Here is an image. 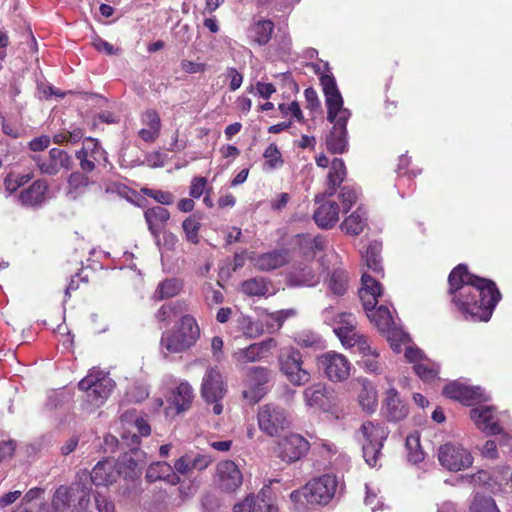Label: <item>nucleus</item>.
<instances>
[{
  "instance_id": "nucleus-3",
  "label": "nucleus",
  "mask_w": 512,
  "mask_h": 512,
  "mask_svg": "<svg viewBox=\"0 0 512 512\" xmlns=\"http://www.w3.org/2000/svg\"><path fill=\"white\" fill-rule=\"evenodd\" d=\"M200 336V328L190 315L181 317L174 329L162 334L160 350L164 357L183 353L194 346Z\"/></svg>"
},
{
  "instance_id": "nucleus-47",
  "label": "nucleus",
  "mask_w": 512,
  "mask_h": 512,
  "mask_svg": "<svg viewBox=\"0 0 512 512\" xmlns=\"http://www.w3.org/2000/svg\"><path fill=\"white\" fill-rule=\"evenodd\" d=\"M181 289V283L177 279H166L159 283L153 298L163 300L176 296Z\"/></svg>"
},
{
  "instance_id": "nucleus-1",
  "label": "nucleus",
  "mask_w": 512,
  "mask_h": 512,
  "mask_svg": "<svg viewBox=\"0 0 512 512\" xmlns=\"http://www.w3.org/2000/svg\"><path fill=\"white\" fill-rule=\"evenodd\" d=\"M448 281L452 301L465 319L483 322L490 319L501 299L493 281L470 274L462 264L451 271Z\"/></svg>"
},
{
  "instance_id": "nucleus-46",
  "label": "nucleus",
  "mask_w": 512,
  "mask_h": 512,
  "mask_svg": "<svg viewBox=\"0 0 512 512\" xmlns=\"http://www.w3.org/2000/svg\"><path fill=\"white\" fill-rule=\"evenodd\" d=\"M242 291L249 296H266L271 294L264 278H252L242 283Z\"/></svg>"
},
{
  "instance_id": "nucleus-15",
  "label": "nucleus",
  "mask_w": 512,
  "mask_h": 512,
  "mask_svg": "<svg viewBox=\"0 0 512 512\" xmlns=\"http://www.w3.org/2000/svg\"><path fill=\"white\" fill-rule=\"evenodd\" d=\"M309 450L308 441L299 434H290L278 442L276 455L287 463L298 461Z\"/></svg>"
},
{
  "instance_id": "nucleus-49",
  "label": "nucleus",
  "mask_w": 512,
  "mask_h": 512,
  "mask_svg": "<svg viewBox=\"0 0 512 512\" xmlns=\"http://www.w3.org/2000/svg\"><path fill=\"white\" fill-rule=\"evenodd\" d=\"M405 445L408 451L407 457L411 463L417 464L424 459V453L420 448V436L418 433L415 432L408 435Z\"/></svg>"
},
{
  "instance_id": "nucleus-33",
  "label": "nucleus",
  "mask_w": 512,
  "mask_h": 512,
  "mask_svg": "<svg viewBox=\"0 0 512 512\" xmlns=\"http://www.w3.org/2000/svg\"><path fill=\"white\" fill-rule=\"evenodd\" d=\"M116 463L112 460L98 462L93 468L90 478L92 483L97 486H107L114 483L120 475Z\"/></svg>"
},
{
  "instance_id": "nucleus-57",
  "label": "nucleus",
  "mask_w": 512,
  "mask_h": 512,
  "mask_svg": "<svg viewBox=\"0 0 512 512\" xmlns=\"http://www.w3.org/2000/svg\"><path fill=\"white\" fill-rule=\"evenodd\" d=\"M340 199L342 201L344 211L347 212L357 202L358 193L354 188L344 186L341 189Z\"/></svg>"
},
{
  "instance_id": "nucleus-35",
  "label": "nucleus",
  "mask_w": 512,
  "mask_h": 512,
  "mask_svg": "<svg viewBox=\"0 0 512 512\" xmlns=\"http://www.w3.org/2000/svg\"><path fill=\"white\" fill-rule=\"evenodd\" d=\"M320 276L307 264L295 265L288 274V282L292 286H315Z\"/></svg>"
},
{
  "instance_id": "nucleus-8",
  "label": "nucleus",
  "mask_w": 512,
  "mask_h": 512,
  "mask_svg": "<svg viewBox=\"0 0 512 512\" xmlns=\"http://www.w3.org/2000/svg\"><path fill=\"white\" fill-rule=\"evenodd\" d=\"M277 359L280 372L292 385L304 386L310 382V372L303 367L302 354L299 350L284 347L280 349Z\"/></svg>"
},
{
  "instance_id": "nucleus-51",
  "label": "nucleus",
  "mask_w": 512,
  "mask_h": 512,
  "mask_svg": "<svg viewBox=\"0 0 512 512\" xmlns=\"http://www.w3.org/2000/svg\"><path fill=\"white\" fill-rule=\"evenodd\" d=\"M360 365L366 372L380 373L382 370V363L380 361V351L377 348L364 356H361Z\"/></svg>"
},
{
  "instance_id": "nucleus-39",
  "label": "nucleus",
  "mask_w": 512,
  "mask_h": 512,
  "mask_svg": "<svg viewBox=\"0 0 512 512\" xmlns=\"http://www.w3.org/2000/svg\"><path fill=\"white\" fill-rule=\"evenodd\" d=\"M274 24L270 20H259L248 29V38L255 44L263 46L271 39Z\"/></svg>"
},
{
  "instance_id": "nucleus-54",
  "label": "nucleus",
  "mask_w": 512,
  "mask_h": 512,
  "mask_svg": "<svg viewBox=\"0 0 512 512\" xmlns=\"http://www.w3.org/2000/svg\"><path fill=\"white\" fill-rule=\"evenodd\" d=\"M238 323L241 331L248 338H256L263 333L262 326L256 322H253L249 317H240Z\"/></svg>"
},
{
  "instance_id": "nucleus-34",
  "label": "nucleus",
  "mask_w": 512,
  "mask_h": 512,
  "mask_svg": "<svg viewBox=\"0 0 512 512\" xmlns=\"http://www.w3.org/2000/svg\"><path fill=\"white\" fill-rule=\"evenodd\" d=\"M146 479L149 482L164 481L170 485H177L180 482V477L174 472L173 467L164 461L149 465L146 471Z\"/></svg>"
},
{
  "instance_id": "nucleus-9",
  "label": "nucleus",
  "mask_w": 512,
  "mask_h": 512,
  "mask_svg": "<svg viewBox=\"0 0 512 512\" xmlns=\"http://www.w3.org/2000/svg\"><path fill=\"white\" fill-rule=\"evenodd\" d=\"M90 489L80 483L69 487L60 486L52 497L51 510L48 512H68L73 505L75 508L85 509L90 500Z\"/></svg>"
},
{
  "instance_id": "nucleus-50",
  "label": "nucleus",
  "mask_w": 512,
  "mask_h": 512,
  "mask_svg": "<svg viewBox=\"0 0 512 512\" xmlns=\"http://www.w3.org/2000/svg\"><path fill=\"white\" fill-rule=\"evenodd\" d=\"M33 178V174L29 173H9L5 180V190L9 193L16 192L20 187L27 184Z\"/></svg>"
},
{
  "instance_id": "nucleus-18",
  "label": "nucleus",
  "mask_w": 512,
  "mask_h": 512,
  "mask_svg": "<svg viewBox=\"0 0 512 512\" xmlns=\"http://www.w3.org/2000/svg\"><path fill=\"white\" fill-rule=\"evenodd\" d=\"M76 159L84 172H92L96 163L101 160L107 161L106 151L101 147L99 141L94 138H86L82 148L76 152Z\"/></svg>"
},
{
  "instance_id": "nucleus-53",
  "label": "nucleus",
  "mask_w": 512,
  "mask_h": 512,
  "mask_svg": "<svg viewBox=\"0 0 512 512\" xmlns=\"http://www.w3.org/2000/svg\"><path fill=\"white\" fill-rule=\"evenodd\" d=\"M263 156L265 158V166L269 170L278 168V167L282 166V164H283L281 153H280L278 147L276 146V144H274V143H271L265 149Z\"/></svg>"
},
{
  "instance_id": "nucleus-45",
  "label": "nucleus",
  "mask_w": 512,
  "mask_h": 512,
  "mask_svg": "<svg viewBox=\"0 0 512 512\" xmlns=\"http://www.w3.org/2000/svg\"><path fill=\"white\" fill-rule=\"evenodd\" d=\"M201 228L200 217L193 214L182 222V229L185 239L191 244H198L200 241L199 230Z\"/></svg>"
},
{
  "instance_id": "nucleus-43",
  "label": "nucleus",
  "mask_w": 512,
  "mask_h": 512,
  "mask_svg": "<svg viewBox=\"0 0 512 512\" xmlns=\"http://www.w3.org/2000/svg\"><path fill=\"white\" fill-rule=\"evenodd\" d=\"M326 388L322 384H314L303 391L306 406L310 408H322L326 398Z\"/></svg>"
},
{
  "instance_id": "nucleus-10",
  "label": "nucleus",
  "mask_w": 512,
  "mask_h": 512,
  "mask_svg": "<svg viewBox=\"0 0 512 512\" xmlns=\"http://www.w3.org/2000/svg\"><path fill=\"white\" fill-rule=\"evenodd\" d=\"M257 423L260 431L270 437H276L290 426L288 412L275 403L261 405L257 411Z\"/></svg>"
},
{
  "instance_id": "nucleus-48",
  "label": "nucleus",
  "mask_w": 512,
  "mask_h": 512,
  "mask_svg": "<svg viewBox=\"0 0 512 512\" xmlns=\"http://www.w3.org/2000/svg\"><path fill=\"white\" fill-rule=\"evenodd\" d=\"M117 469L120 470V474H124L125 478H134L140 474L141 467L138 459L132 456L125 455L117 463Z\"/></svg>"
},
{
  "instance_id": "nucleus-59",
  "label": "nucleus",
  "mask_w": 512,
  "mask_h": 512,
  "mask_svg": "<svg viewBox=\"0 0 512 512\" xmlns=\"http://www.w3.org/2000/svg\"><path fill=\"white\" fill-rule=\"evenodd\" d=\"M207 188V179L195 177L191 181L189 194L193 198H200Z\"/></svg>"
},
{
  "instance_id": "nucleus-64",
  "label": "nucleus",
  "mask_w": 512,
  "mask_h": 512,
  "mask_svg": "<svg viewBox=\"0 0 512 512\" xmlns=\"http://www.w3.org/2000/svg\"><path fill=\"white\" fill-rule=\"evenodd\" d=\"M178 242L177 236L170 231H163L162 238H160V248L166 250H173Z\"/></svg>"
},
{
  "instance_id": "nucleus-24",
  "label": "nucleus",
  "mask_w": 512,
  "mask_h": 512,
  "mask_svg": "<svg viewBox=\"0 0 512 512\" xmlns=\"http://www.w3.org/2000/svg\"><path fill=\"white\" fill-rule=\"evenodd\" d=\"M325 103L327 106V119H332L342 110H348L343 107V98L337 88L335 78L332 75L325 74L320 78Z\"/></svg>"
},
{
  "instance_id": "nucleus-17",
  "label": "nucleus",
  "mask_w": 512,
  "mask_h": 512,
  "mask_svg": "<svg viewBox=\"0 0 512 512\" xmlns=\"http://www.w3.org/2000/svg\"><path fill=\"white\" fill-rule=\"evenodd\" d=\"M33 161L42 174L53 176L58 174L62 169L69 170L71 168V157L65 151L53 148L48 155L33 156Z\"/></svg>"
},
{
  "instance_id": "nucleus-62",
  "label": "nucleus",
  "mask_w": 512,
  "mask_h": 512,
  "mask_svg": "<svg viewBox=\"0 0 512 512\" xmlns=\"http://www.w3.org/2000/svg\"><path fill=\"white\" fill-rule=\"evenodd\" d=\"M226 72H227V77L230 79V84H229L230 90L236 91L242 85V82H243L242 74L239 73L237 71V69L234 67L227 68Z\"/></svg>"
},
{
  "instance_id": "nucleus-21",
  "label": "nucleus",
  "mask_w": 512,
  "mask_h": 512,
  "mask_svg": "<svg viewBox=\"0 0 512 512\" xmlns=\"http://www.w3.org/2000/svg\"><path fill=\"white\" fill-rule=\"evenodd\" d=\"M443 394L467 406L487 400L480 387L467 386L458 381L447 384L443 389Z\"/></svg>"
},
{
  "instance_id": "nucleus-32",
  "label": "nucleus",
  "mask_w": 512,
  "mask_h": 512,
  "mask_svg": "<svg viewBox=\"0 0 512 512\" xmlns=\"http://www.w3.org/2000/svg\"><path fill=\"white\" fill-rule=\"evenodd\" d=\"M193 400V387L184 380L178 383L168 397L169 404L175 408L177 413H182L190 409Z\"/></svg>"
},
{
  "instance_id": "nucleus-52",
  "label": "nucleus",
  "mask_w": 512,
  "mask_h": 512,
  "mask_svg": "<svg viewBox=\"0 0 512 512\" xmlns=\"http://www.w3.org/2000/svg\"><path fill=\"white\" fill-rule=\"evenodd\" d=\"M470 512H500L493 498L476 495L470 505Z\"/></svg>"
},
{
  "instance_id": "nucleus-26",
  "label": "nucleus",
  "mask_w": 512,
  "mask_h": 512,
  "mask_svg": "<svg viewBox=\"0 0 512 512\" xmlns=\"http://www.w3.org/2000/svg\"><path fill=\"white\" fill-rule=\"evenodd\" d=\"M122 423L127 425V429L122 434V438L128 445L139 444V437L148 436L151 432L150 426L145 419L134 417L133 414L129 412L122 416Z\"/></svg>"
},
{
  "instance_id": "nucleus-58",
  "label": "nucleus",
  "mask_w": 512,
  "mask_h": 512,
  "mask_svg": "<svg viewBox=\"0 0 512 512\" xmlns=\"http://www.w3.org/2000/svg\"><path fill=\"white\" fill-rule=\"evenodd\" d=\"M143 191L146 196L153 198L162 205H170L173 203L174 197L170 192L153 189H144Z\"/></svg>"
},
{
  "instance_id": "nucleus-19",
  "label": "nucleus",
  "mask_w": 512,
  "mask_h": 512,
  "mask_svg": "<svg viewBox=\"0 0 512 512\" xmlns=\"http://www.w3.org/2000/svg\"><path fill=\"white\" fill-rule=\"evenodd\" d=\"M242 481V473L233 461L225 460L218 463L215 482L222 491L233 492L241 486Z\"/></svg>"
},
{
  "instance_id": "nucleus-7",
  "label": "nucleus",
  "mask_w": 512,
  "mask_h": 512,
  "mask_svg": "<svg viewBox=\"0 0 512 512\" xmlns=\"http://www.w3.org/2000/svg\"><path fill=\"white\" fill-rule=\"evenodd\" d=\"M388 434L387 428L380 423L367 421L361 425L359 435L362 441L363 457L370 467L377 465L383 443Z\"/></svg>"
},
{
  "instance_id": "nucleus-11",
  "label": "nucleus",
  "mask_w": 512,
  "mask_h": 512,
  "mask_svg": "<svg viewBox=\"0 0 512 512\" xmlns=\"http://www.w3.org/2000/svg\"><path fill=\"white\" fill-rule=\"evenodd\" d=\"M470 416L476 427L487 435L502 433L508 420L505 413H497L494 407L483 405L472 408Z\"/></svg>"
},
{
  "instance_id": "nucleus-4",
  "label": "nucleus",
  "mask_w": 512,
  "mask_h": 512,
  "mask_svg": "<svg viewBox=\"0 0 512 512\" xmlns=\"http://www.w3.org/2000/svg\"><path fill=\"white\" fill-rule=\"evenodd\" d=\"M337 486V478L325 474L310 480L302 489L293 491L290 494V499L299 506L307 504L326 505L334 497Z\"/></svg>"
},
{
  "instance_id": "nucleus-16",
  "label": "nucleus",
  "mask_w": 512,
  "mask_h": 512,
  "mask_svg": "<svg viewBox=\"0 0 512 512\" xmlns=\"http://www.w3.org/2000/svg\"><path fill=\"white\" fill-rule=\"evenodd\" d=\"M270 374L271 371L266 367L250 368L246 373L244 397L254 402L259 401L267 392L265 385L270 380Z\"/></svg>"
},
{
  "instance_id": "nucleus-61",
  "label": "nucleus",
  "mask_w": 512,
  "mask_h": 512,
  "mask_svg": "<svg viewBox=\"0 0 512 512\" xmlns=\"http://www.w3.org/2000/svg\"><path fill=\"white\" fill-rule=\"evenodd\" d=\"M279 110L285 116L292 115L295 119H297L300 122L303 120L302 111L300 109L298 102L296 101H293L289 104H280Z\"/></svg>"
},
{
  "instance_id": "nucleus-40",
  "label": "nucleus",
  "mask_w": 512,
  "mask_h": 512,
  "mask_svg": "<svg viewBox=\"0 0 512 512\" xmlns=\"http://www.w3.org/2000/svg\"><path fill=\"white\" fill-rule=\"evenodd\" d=\"M356 325L357 321L353 314L341 312L337 314L333 329L339 340L343 342V340L357 332Z\"/></svg>"
},
{
  "instance_id": "nucleus-29",
  "label": "nucleus",
  "mask_w": 512,
  "mask_h": 512,
  "mask_svg": "<svg viewBox=\"0 0 512 512\" xmlns=\"http://www.w3.org/2000/svg\"><path fill=\"white\" fill-rule=\"evenodd\" d=\"M359 298L364 309H371L376 306L378 297L382 294V286L378 280L373 278L367 271L362 274Z\"/></svg>"
},
{
  "instance_id": "nucleus-38",
  "label": "nucleus",
  "mask_w": 512,
  "mask_h": 512,
  "mask_svg": "<svg viewBox=\"0 0 512 512\" xmlns=\"http://www.w3.org/2000/svg\"><path fill=\"white\" fill-rule=\"evenodd\" d=\"M367 225V212L364 208L358 207L353 213L346 217L341 223V230L349 235H359Z\"/></svg>"
},
{
  "instance_id": "nucleus-60",
  "label": "nucleus",
  "mask_w": 512,
  "mask_h": 512,
  "mask_svg": "<svg viewBox=\"0 0 512 512\" xmlns=\"http://www.w3.org/2000/svg\"><path fill=\"white\" fill-rule=\"evenodd\" d=\"M142 124L149 128H155L160 131L161 121L155 110H147L142 115Z\"/></svg>"
},
{
  "instance_id": "nucleus-28",
  "label": "nucleus",
  "mask_w": 512,
  "mask_h": 512,
  "mask_svg": "<svg viewBox=\"0 0 512 512\" xmlns=\"http://www.w3.org/2000/svg\"><path fill=\"white\" fill-rule=\"evenodd\" d=\"M48 183L44 179L34 181L29 187L22 189L18 194V201L25 207H36L46 201Z\"/></svg>"
},
{
  "instance_id": "nucleus-22",
  "label": "nucleus",
  "mask_w": 512,
  "mask_h": 512,
  "mask_svg": "<svg viewBox=\"0 0 512 512\" xmlns=\"http://www.w3.org/2000/svg\"><path fill=\"white\" fill-rule=\"evenodd\" d=\"M234 512H278L269 487L262 488L256 496H247L234 506Z\"/></svg>"
},
{
  "instance_id": "nucleus-2",
  "label": "nucleus",
  "mask_w": 512,
  "mask_h": 512,
  "mask_svg": "<svg viewBox=\"0 0 512 512\" xmlns=\"http://www.w3.org/2000/svg\"><path fill=\"white\" fill-rule=\"evenodd\" d=\"M346 177V167L340 158H334L330 164L327 175V189L324 195L316 196V203L320 205L315 209L313 218L322 229H330L339 221L340 208L335 201H323L325 196H333L337 188Z\"/></svg>"
},
{
  "instance_id": "nucleus-37",
  "label": "nucleus",
  "mask_w": 512,
  "mask_h": 512,
  "mask_svg": "<svg viewBox=\"0 0 512 512\" xmlns=\"http://www.w3.org/2000/svg\"><path fill=\"white\" fill-rule=\"evenodd\" d=\"M254 261L260 270L270 271L285 265L289 261V255L285 250L272 251L258 256Z\"/></svg>"
},
{
  "instance_id": "nucleus-13",
  "label": "nucleus",
  "mask_w": 512,
  "mask_h": 512,
  "mask_svg": "<svg viewBox=\"0 0 512 512\" xmlns=\"http://www.w3.org/2000/svg\"><path fill=\"white\" fill-rule=\"evenodd\" d=\"M438 459L450 471H460L472 465L471 454L460 444L446 443L439 448Z\"/></svg>"
},
{
  "instance_id": "nucleus-41",
  "label": "nucleus",
  "mask_w": 512,
  "mask_h": 512,
  "mask_svg": "<svg viewBox=\"0 0 512 512\" xmlns=\"http://www.w3.org/2000/svg\"><path fill=\"white\" fill-rule=\"evenodd\" d=\"M341 343L344 347L351 349L353 353L360 356H364L371 352L373 349L377 348V346L366 335L360 333L359 331L352 334Z\"/></svg>"
},
{
  "instance_id": "nucleus-12",
  "label": "nucleus",
  "mask_w": 512,
  "mask_h": 512,
  "mask_svg": "<svg viewBox=\"0 0 512 512\" xmlns=\"http://www.w3.org/2000/svg\"><path fill=\"white\" fill-rule=\"evenodd\" d=\"M317 364L332 382H342L350 376L351 363L340 353L326 352L318 356Z\"/></svg>"
},
{
  "instance_id": "nucleus-42",
  "label": "nucleus",
  "mask_w": 512,
  "mask_h": 512,
  "mask_svg": "<svg viewBox=\"0 0 512 512\" xmlns=\"http://www.w3.org/2000/svg\"><path fill=\"white\" fill-rule=\"evenodd\" d=\"M381 249L382 245L380 242L373 241L369 244L364 257L367 272L382 275L383 268L381 264Z\"/></svg>"
},
{
  "instance_id": "nucleus-55",
  "label": "nucleus",
  "mask_w": 512,
  "mask_h": 512,
  "mask_svg": "<svg viewBox=\"0 0 512 512\" xmlns=\"http://www.w3.org/2000/svg\"><path fill=\"white\" fill-rule=\"evenodd\" d=\"M329 289L335 295H343L347 289V276L342 271H335L329 280Z\"/></svg>"
},
{
  "instance_id": "nucleus-36",
  "label": "nucleus",
  "mask_w": 512,
  "mask_h": 512,
  "mask_svg": "<svg viewBox=\"0 0 512 512\" xmlns=\"http://www.w3.org/2000/svg\"><path fill=\"white\" fill-rule=\"evenodd\" d=\"M370 322L381 332H390L395 326L393 316L388 307L380 305L364 309Z\"/></svg>"
},
{
  "instance_id": "nucleus-14",
  "label": "nucleus",
  "mask_w": 512,
  "mask_h": 512,
  "mask_svg": "<svg viewBox=\"0 0 512 512\" xmlns=\"http://www.w3.org/2000/svg\"><path fill=\"white\" fill-rule=\"evenodd\" d=\"M350 117V110H342L332 119H327L329 122L333 123V128L326 139V144L327 149L334 154H342L347 150L346 124Z\"/></svg>"
},
{
  "instance_id": "nucleus-6",
  "label": "nucleus",
  "mask_w": 512,
  "mask_h": 512,
  "mask_svg": "<svg viewBox=\"0 0 512 512\" xmlns=\"http://www.w3.org/2000/svg\"><path fill=\"white\" fill-rule=\"evenodd\" d=\"M201 397L215 415L223 412L222 400L227 393V383L218 367H209L202 378Z\"/></svg>"
},
{
  "instance_id": "nucleus-27",
  "label": "nucleus",
  "mask_w": 512,
  "mask_h": 512,
  "mask_svg": "<svg viewBox=\"0 0 512 512\" xmlns=\"http://www.w3.org/2000/svg\"><path fill=\"white\" fill-rule=\"evenodd\" d=\"M357 390V400L363 411L373 413L378 406L377 391L374 385L365 378H357L352 383Z\"/></svg>"
},
{
  "instance_id": "nucleus-25",
  "label": "nucleus",
  "mask_w": 512,
  "mask_h": 512,
  "mask_svg": "<svg viewBox=\"0 0 512 512\" xmlns=\"http://www.w3.org/2000/svg\"><path fill=\"white\" fill-rule=\"evenodd\" d=\"M212 462L213 458L208 454L186 453L175 461L173 469L177 475H188L206 469Z\"/></svg>"
},
{
  "instance_id": "nucleus-31",
  "label": "nucleus",
  "mask_w": 512,
  "mask_h": 512,
  "mask_svg": "<svg viewBox=\"0 0 512 512\" xmlns=\"http://www.w3.org/2000/svg\"><path fill=\"white\" fill-rule=\"evenodd\" d=\"M144 218L156 244L160 245V233L164 230L170 219L169 211L161 206L151 207L145 210Z\"/></svg>"
},
{
  "instance_id": "nucleus-56",
  "label": "nucleus",
  "mask_w": 512,
  "mask_h": 512,
  "mask_svg": "<svg viewBox=\"0 0 512 512\" xmlns=\"http://www.w3.org/2000/svg\"><path fill=\"white\" fill-rule=\"evenodd\" d=\"M301 247L305 252L309 251L312 255H314L317 251L324 249L325 239L320 235L313 237L305 236L301 242Z\"/></svg>"
},
{
  "instance_id": "nucleus-23",
  "label": "nucleus",
  "mask_w": 512,
  "mask_h": 512,
  "mask_svg": "<svg viewBox=\"0 0 512 512\" xmlns=\"http://www.w3.org/2000/svg\"><path fill=\"white\" fill-rule=\"evenodd\" d=\"M277 346V342L273 338L264 341L253 343L245 348L236 350L232 358L235 363L245 365L252 362H257L264 359L271 349Z\"/></svg>"
},
{
  "instance_id": "nucleus-20",
  "label": "nucleus",
  "mask_w": 512,
  "mask_h": 512,
  "mask_svg": "<svg viewBox=\"0 0 512 512\" xmlns=\"http://www.w3.org/2000/svg\"><path fill=\"white\" fill-rule=\"evenodd\" d=\"M405 357L408 362L413 363L415 373L423 381H431L437 378L439 366L425 357L423 352L417 347L407 346L405 349Z\"/></svg>"
},
{
  "instance_id": "nucleus-44",
  "label": "nucleus",
  "mask_w": 512,
  "mask_h": 512,
  "mask_svg": "<svg viewBox=\"0 0 512 512\" xmlns=\"http://www.w3.org/2000/svg\"><path fill=\"white\" fill-rule=\"evenodd\" d=\"M89 184V178L86 175L80 172H74L68 178L67 194L70 198L76 199L86 191Z\"/></svg>"
},
{
  "instance_id": "nucleus-30",
  "label": "nucleus",
  "mask_w": 512,
  "mask_h": 512,
  "mask_svg": "<svg viewBox=\"0 0 512 512\" xmlns=\"http://www.w3.org/2000/svg\"><path fill=\"white\" fill-rule=\"evenodd\" d=\"M383 413L389 421L393 422L401 421L408 415V407L402 401L395 388H390L386 392Z\"/></svg>"
},
{
  "instance_id": "nucleus-63",
  "label": "nucleus",
  "mask_w": 512,
  "mask_h": 512,
  "mask_svg": "<svg viewBox=\"0 0 512 512\" xmlns=\"http://www.w3.org/2000/svg\"><path fill=\"white\" fill-rule=\"evenodd\" d=\"M181 70L188 74L204 72L206 65L204 63L183 60L180 63Z\"/></svg>"
},
{
  "instance_id": "nucleus-5",
  "label": "nucleus",
  "mask_w": 512,
  "mask_h": 512,
  "mask_svg": "<svg viewBox=\"0 0 512 512\" xmlns=\"http://www.w3.org/2000/svg\"><path fill=\"white\" fill-rule=\"evenodd\" d=\"M78 387L86 393L83 410L92 413L106 402L114 388V381L104 371L92 369Z\"/></svg>"
}]
</instances>
